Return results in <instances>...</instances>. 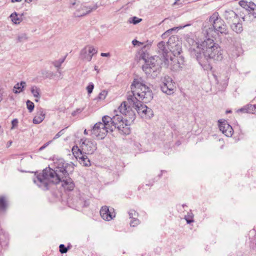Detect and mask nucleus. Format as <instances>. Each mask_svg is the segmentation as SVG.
<instances>
[{
	"mask_svg": "<svg viewBox=\"0 0 256 256\" xmlns=\"http://www.w3.org/2000/svg\"><path fill=\"white\" fill-rule=\"evenodd\" d=\"M248 3V2H246L244 0H240L239 2L240 5L243 8H245L246 10L247 8Z\"/></svg>",
	"mask_w": 256,
	"mask_h": 256,
	"instance_id": "obj_40",
	"label": "nucleus"
},
{
	"mask_svg": "<svg viewBox=\"0 0 256 256\" xmlns=\"http://www.w3.org/2000/svg\"><path fill=\"white\" fill-rule=\"evenodd\" d=\"M196 48L200 52L196 54V58L206 70H212L211 62H220L224 58V50L213 39L206 38L197 45Z\"/></svg>",
	"mask_w": 256,
	"mask_h": 256,
	"instance_id": "obj_2",
	"label": "nucleus"
},
{
	"mask_svg": "<svg viewBox=\"0 0 256 256\" xmlns=\"http://www.w3.org/2000/svg\"><path fill=\"white\" fill-rule=\"evenodd\" d=\"M46 112L42 108H38L36 115L33 119L34 124H39L41 123L44 120Z\"/></svg>",
	"mask_w": 256,
	"mask_h": 256,
	"instance_id": "obj_20",
	"label": "nucleus"
},
{
	"mask_svg": "<svg viewBox=\"0 0 256 256\" xmlns=\"http://www.w3.org/2000/svg\"><path fill=\"white\" fill-rule=\"evenodd\" d=\"M120 112L123 115L127 116L129 120L133 121L135 118V112L132 107V103L124 102L118 108Z\"/></svg>",
	"mask_w": 256,
	"mask_h": 256,
	"instance_id": "obj_10",
	"label": "nucleus"
},
{
	"mask_svg": "<svg viewBox=\"0 0 256 256\" xmlns=\"http://www.w3.org/2000/svg\"><path fill=\"white\" fill-rule=\"evenodd\" d=\"M175 88V83L170 76H165L162 79L161 90L163 92L171 94L174 93Z\"/></svg>",
	"mask_w": 256,
	"mask_h": 256,
	"instance_id": "obj_12",
	"label": "nucleus"
},
{
	"mask_svg": "<svg viewBox=\"0 0 256 256\" xmlns=\"http://www.w3.org/2000/svg\"><path fill=\"white\" fill-rule=\"evenodd\" d=\"M158 56H154L146 60V64L143 66L142 69L146 73H150L152 70L154 72L159 68V63L158 62Z\"/></svg>",
	"mask_w": 256,
	"mask_h": 256,
	"instance_id": "obj_13",
	"label": "nucleus"
},
{
	"mask_svg": "<svg viewBox=\"0 0 256 256\" xmlns=\"http://www.w3.org/2000/svg\"><path fill=\"white\" fill-rule=\"evenodd\" d=\"M100 212L102 218L108 221L112 220L116 216L114 209L113 208L110 209L107 206H102Z\"/></svg>",
	"mask_w": 256,
	"mask_h": 256,
	"instance_id": "obj_15",
	"label": "nucleus"
},
{
	"mask_svg": "<svg viewBox=\"0 0 256 256\" xmlns=\"http://www.w3.org/2000/svg\"><path fill=\"white\" fill-rule=\"evenodd\" d=\"M140 224V221L136 218H133L130 222V225L131 226H136Z\"/></svg>",
	"mask_w": 256,
	"mask_h": 256,
	"instance_id": "obj_36",
	"label": "nucleus"
},
{
	"mask_svg": "<svg viewBox=\"0 0 256 256\" xmlns=\"http://www.w3.org/2000/svg\"><path fill=\"white\" fill-rule=\"evenodd\" d=\"M238 112H246L256 114V105L248 104L237 110Z\"/></svg>",
	"mask_w": 256,
	"mask_h": 256,
	"instance_id": "obj_22",
	"label": "nucleus"
},
{
	"mask_svg": "<svg viewBox=\"0 0 256 256\" xmlns=\"http://www.w3.org/2000/svg\"><path fill=\"white\" fill-rule=\"evenodd\" d=\"M60 252L62 253V254H65L66 253L68 250V248H66L64 244H60Z\"/></svg>",
	"mask_w": 256,
	"mask_h": 256,
	"instance_id": "obj_38",
	"label": "nucleus"
},
{
	"mask_svg": "<svg viewBox=\"0 0 256 256\" xmlns=\"http://www.w3.org/2000/svg\"><path fill=\"white\" fill-rule=\"evenodd\" d=\"M88 134V133L87 130H85L84 131V134Z\"/></svg>",
	"mask_w": 256,
	"mask_h": 256,
	"instance_id": "obj_53",
	"label": "nucleus"
},
{
	"mask_svg": "<svg viewBox=\"0 0 256 256\" xmlns=\"http://www.w3.org/2000/svg\"><path fill=\"white\" fill-rule=\"evenodd\" d=\"M25 1L26 2L30 3V2L32 1V0H25Z\"/></svg>",
	"mask_w": 256,
	"mask_h": 256,
	"instance_id": "obj_52",
	"label": "nucleus"
},
{
	"mask_svg": "<svg viewBox=\"0 0 256 256\" xmlns=\"http://www.w3.org/2000/svg\"><path fill=\"white\" fill-rule=\"evenodd\" d=\"M52 142V140H50L48 142H47L46 143L44 144L42 146H41L39 150H44V148H46Z\"/></svg>",
	"mask_w": 256,
	"mask_h": 256,
	"instance_id": "obj_46",
	"label": "nucleus"
},
{
	"mask_svg": "<svg viewBox=\"0 0 256 256\" xmlns=\"http://www.w3.org/2000/svg\"><path fill=\"white\" fill-rule=\"evenodd\" d=\"M250 14L254 16V18H256V8L252 10L250 12Z\"/></svg>",
	"mask_w": 256,
	"mask_h": 256,
	"instance_id": "obj_47",
	"label": "nucleus"
},
{
	"mask_svg": "<svg viewBox=\"0 0 256 256\" xmlns=\"http://www.w3.org/2000/svg\"><path fill=\"white\" fill-rule=\"evenodd\" d=\"M128 214L130 218H133V216H136L138 215L137 212L134 210H130Z\"/></svg>",
	"mask_w": 256,
	"mask_h": 256,
	"instance_id": "obj_42",
	"label": "nucleus"
},
{
	"mask_svg": "<svg viewBox=\"0 0 256 256\" xmlns=\"http://www.w3.org/2000/svg\"><path fill=\"white\" fill-rule=\"evenodd\" d=\"M80 206H85V204H80Z\"/></svg>",
	"mask_w": 256,
	"mask_h": 256,
	"instance_id": "obj_54",
	"label": "nucleus"
},
{
	"mask_svg": "<svg viewBox=\"0 0 256 256\" xmlns=\"http://www.w3.org/2000/svg\"><path fill=\"white\" fill-rule=\"evenodd\" d=\"M10 17L11 18L12 21L14 24H19L22 21V18L18 17V14L16 12L12 14Z\"/></svg>",
	"mask_w": 256,
	"mask_h": 256,
	"instance_id": "obj_27",
	"label": "nucleus"
},
{
	"mask_svg": "<svg viewBox=\"0 0 256 256\" xmlns=\"http://www.w3.org/2000/svg\"><path fill=\"white\" fill-rule=\"evenodd\" d=\"M84 8H85L86 10V12H82L81 14H80V16H83V15H85L86 14H88L89 12H90L92 10V8H88L86 6H84Z\"/></svg>",
	"mask_w": 256,
	"mask_h": 256,
	"instance_id": "obj_44",
	"label": "nucleus"
},
{
	"mask_svg": "<svg viewBox=\"0 0 256 256\" xmlns=\"http://www.w3.org/2000/svg\"><path fill=\"white\" fill-rule=\"evenodd\" d=\"M94 88V85L92 82L89 84L86 87V90H88V94H91L92 92V90Z\"/></svg>",
	"mask_w": 256,
	"mask_h": 256,
	"instance_id": "obj_39",
	"label": "nucleus"
},
{
	"mask_svg": "<svg viewBox=\"0 0 256 256\" xmlns=\"http://www.w3.org/2000/svg\"><path fill=\"white\" fill-rule=\"evenodd\" d=\"M7 206V201L5 197L0 196V208L4 209Z\"/></svg>",
	"mask_w": 256,
	"mask_h": 256,
	"instance_id": "obj_29",
	"label": "nucleus"
},
{
	"mask_svg": "<svg viewBox=\"0 0 256 256\" xmlns=\"http://www.w3.org/2000/svg\"><path fill=\"white\" fill-rule=\"evenodd\" d=\"M94 70L97 71L98 72V66H94Z\"/></svg>",
	"mask_w": 256,
	"mask_h": 256,
	"instance_id": "obj_51",
	"label": "nucleus"
},
{
	"mask_svg": "<svg viewBox=\"0 0 256 256\" xmlns=\"http://www.w3.org/2000/svg\"><path fill=\"white\" fill-rule=\"evenodd\" d=\"M62 178H60V182H62V186L66 190H72L74 187V184L71 178L68 176H64Z\"/></svg>",
	"mask_w": 256,
	"mask_h": 256,
	"instance_id": "obj_18",
	"label": "nucleus"
},
{
	"mask_svg": "<svg viewBox=\"0 0 256 256\" xmlns=\"http://www.w3.org/2000/svg\"><path fill=\"white\" fill-rule=\"evenodd\" d=\"M219 128L220 130L228 137H230L233 134V129L232 127L225 120H220Z\"/></svg>",
	"mask_w": 256,
	"mask_h": 256,
	"instance_id": "obj_16",
	"label": "nucleus"
},
{
	"mask_svg": "<svg viewBox=\"0 0 256 256\" xmlns=\"http://www.w3.org/2000/svg\"><path fill=\"white\" fill-rule=\"evenodd\" d=\"M26 86V82L22 81L20 83L16 84L13 88V92L15 94L20 93L23 91L24 88Z\"/></svg>",
	"mask_w": 256,
	"mask_h": 256,
	"instance_id": "obj_26",
	"label": "nucleus"
},
{
	"mask_svg": "<svg viewBox=\"0 0 256 256\" xmlns=\"http://www.w3.org/2000/svg\"><path fill=\"white\" fill-rule=\"evenodd\" d=\"M209 21L212 24V26L208 29L206 26H204V31L206 32L208 36H212L213 31L218 35L228 34V31L227 26L224 20L218 18V13H214L210 18Z\"/></svg>",
	"mask_w": 256,
	"mask_h": 256,
	"instance_id": "obj_5",
	"label": "nucleus"
},
{
	"mask_svg": "<svg viewBox=\"0 0 256 256\" xmlns=\"http://www.w3.org/2000/svg\"><path fill=\"white\" fill-rule=\"evenodd\" d=\"M230 27L232 30L236 34H240L243 31L242 24L239 22V20L238 22H232Z\"/></svg>",
	"mask_w": 256,
	"mask_h": 256,
	"instance_id": "obj_25",
	"label": "nucleus"
},
{
	"mask_svg": "<svg viewBox=\"0 0 256 256\" xmlns=\"http://www.w3.org/2000/svg\"><path fill=\"white\" fill-rule=\"evenodd\" d=\"M224 17L227 22L230 24L238 22L240 20L238 14L234 10H225L224 14Z\"/></svg>",
	"mask_w": 256,
	"mask_h": 256,
	"instance_id": "obj_17",
	"label": "nucleus"
},
{
	"mask_svg": "<svg viewBox=\"0 0 256 256\" xmlns=\"http://www.w3.org/2000/svg\"><path fill=\"white\" fill-rule=\"evenodd\" d=\"M64 129L58 132L54 138V140L60 137L61 136L64 134Z\"/></svg>",
	"mask_w": 256,
	"mask_h": 256,
	"instance_id": "obj_41",
	"label": "nucleus"
},
{
	"mask_svg": "<svg viewBox=\"0 0 256 256\" xmlns=\"http://www.w3.org/2000/svg\"><path fill=\"white\" fill-rule=\"evenodd\" d=\"M187 41L191 45L190 50L192 54L196 56V54H198V52H200V50H198L196 48L197 45L200 44V43H197L193 39L190 38H188Z\"/></svg>",
	"mask_w": 256,
	"mask_h": 256,
	"instance_id": "obj_23",
	"label": "nucleus"
},
{
	"mask_svg": "<svg viewBox=\"0 0 256 256\" xmlns=\"http://www.w3.org/2000/svg\"><path fill=\"white\" fill-rule=\"evenodd\" d=\"M76 4L75 2L72 3V5L74 6Z\"/></svg>",
	"mask_w": 256,
	"mask_h": 256,
	"instance_id": "obj_56",
	"label": "nucleus"
},
{
	"mask_svg": "<svg viewBox=\"0 0 256 256\" xmlns=\"http://www.w3.org/2000/svg\"><path fill=\"white\" fill-rule=\"evenodd\" d=\"M18 124V120L17 119H14L12 122V126L11 129H14L15 127L17 126Z\"/></svg>",
	"mask_w": 256,
	"mask_h": 256,
	"instance_id": "obj_43",
	"label": "nucleus"
},
{
	"mask_svg": "<svg viewBox=\"0 0 256 256\" xmlns=\"http://www.w3.org/2000/svg\"><path fill=\"white\" fill-rule=\"evenodd\" d=\"M256 8V5L252 2L248 3V6L246 10L249 11H252L254 9Z\"/></svg>",
	"mask_w": 256,
	"mask_h": 256,
	"instance_id": "obj_34",
	"label": "nucleus"
},
{
	"mask_svg": "<svg viewBox=\"0 0 256 256\" xmlns=\"http://www.w3.org/2000/svg\"><path fill=\"white\" fill-rule=\"evenodd\" d=\"M141 20H142V19H140V18H138L136 17H134L132 18V22L134 24H136L140 22Z\"/></svg>",
	"mask_w": 256,
	"mask_h": 256,
	"instance_id": "obj_45",
	"label": "nucleus"
},
{
	"mask_svg": "<svg viewBox=\"0 0 256 256\" xmlns=\"http://www.w3.org/2000/svg\"><path fill=\"white\" fill-rule=\"evenodd\" d=\"M30 92L34 98L35 101L38 102L41 97V90L40 88L36 86H32L30 88Z\"/></svg>",
	"mask_w": 256,
	"mask_h": 256,
	"instance_id": "obj_24",
	"label": "nucleus"
},
{
	"mask_svg": "<svg viewBox=\"0 0 256 256\" xmlns=\"http://www.w3.org/2000/svg\"><path fill=\"white\" fill-rule=\"evenodd\" d=\"M54 169L46 168L42 173L37 175L34 182L39 186H44L48 189L49 184H58L60 178L68 176V172H72L74 168L72 164L66 162L63 158L54 160Z\"/></svg>",
	"mask_w": 256,
	"mask_h": 256,
	"instance_id": "obj_1",
	"label": "nucleus"
},
{
	"mask_svg": "<svg viewBox=\"0 0 256 256\" xmlns=\"http://www.w3.org/2000/svg\"><path fill=\"white\" fill-rule=\"evenodd\" d=\"M107 92L106 90H102V91L98 94V98H97V100H104L106 95H107Z\"/></svg>",
	"mask_w": 256,
	"mask_h": 256,
	"instance_id": "obj_32",
	"label": "nucleus"
},
{
	"mask_svg": "<svg viewBox=\"0 0 256 256\" xmlns=\"http://www.w3.org/2000/svg\"><path fill=\"white\" fill-rule=\"evenodd\" d=\"M102 121L106 122L110 124L111 132L117 128L121 134L127 135L130 132L128 120H124L122 116L118 114H116L112 118L105 116L102 117Z\"/></svg>",
	"mask_w": 256,
	"mask_h": 256,
	"instance_id": "obj_4",
	"label": "nucleus"
},
{
	"mask_svg": "<svg viewBox=\"0 0 256 256\" xmlns=\"http://www.w3.org/2000/svg\"><path fill=\"white\" fill-rule=\"evenodd\" d=\"M108 130L110 131V124L106 122L102 121L94 124L92 130V133L96 137L102 139L105 137Z\"/></svg>",
	"mask_w": 256,
	"mask_h": 256,
	"instance_id": "obj_7",
	"label": "nucleus"
},
{
	"mask_svg": "<svg viewBox=\"0 0 256 256\" xmlns=\"http://www.w3.org/2000/svg\"><path fill=\"white\" fill-rule=\"evenodd\" d=\"M242 18L243 20L244 21V18L243 17V18Z\"/></svg>",
	"mask_w": 256,
	"mask_h": 256,
	"instance_id": "obj_55",
	"label": "nucleus"
},
{
	"mask_svg": "<svg viewBox=\"0 0 256 256\" xmlns=\"http://www.w3.org/2000/svg\"><path fill=\"white\" fill-rule=\"evenodd\" d=\"M168 49L166 48L164 42H160L158 44V52L162 56L164 60L166 57L169 56Z\"/></svg>",
	"mask_w": 256,
	"mask_h": 256,
	"instance_id": "obj_21",
	"label": "nucleus"
},
{
	"mask_svg": "<svg viewBox=\"0 0 256 256\" xmlns=\"http://www.w3.org/2000/svg\"><path fill=\"white\" fill-rule=\"evenodd\" d=\"M226 112H230V111H228V110H227V111H226Z\"/></svg>",
	"mask_w": 256,
	"mask_h": 256,
	"instance_id": "obj_57",
	"label": "nucleus"
},
{
	"mask_svg": "<svg viewBox=\"0 0 256 256\" xmlns=\"http://www.w3.org/2000/svg\"><path fill=\"white\" fill-rule=\"evenodd\" d=\"M80 147L82 152L88 154H92L97 148L94 141L86 138L80 140Z\"/></svg>",
	"mask_w": 256,
	"mask_h": 256,
	"instance_id": "obj_11",
	"label": "nucleus"
},
{
	"mask_svg": "<svg viewBox=\"0 0 256 256\" xmlns=\"http://www.w3.org/2000/svg\"><path fill=\"white\" fill-rule=\"evenodd\" d=\"M65 60V58H60L58 60H56L52 62L54 66L58 68H59L62 64L64 62Z\"/></svg>",
	"mask_w": 256,
	"mask_h": 256,
	"instance_id": "obj_31",
	"label": "nucleus"
},
{
	"mask_svg": "<svg viewBox=\"0 0 256 256\" xmlns=\"http://www.w3.org/2000/svg\"><path fill=\"white\" fill-rule=\"evenodd\" d=\"M72 151L74 154H76L75 156L76 158H78L80 160V162L84 166H90V160L86 155H84L82 154V152L80 149H78V152H76L75 148H72Z\"/></svg>",
	"mask_w": 256,
	"mask_h": 256,
	"instance_id": "obj_19",
	"label": "nucleus"
},
{
	"mask_svg": "<svg viewBox=\"0 0 256 256\" xmlns=\"http://www.w3.org/2000/svg\"><path fill=\"white\" fill-rule=\"evenodd\" d=\"M177 40L178 38L174 36H170L168 39L167 42V46L169 50V56H178L180 54L182 47L180 42L178 41Z\"/></svg>",
	"mask_w": 256,
	"mask_h": 256,
	"instance_id": "obj_9",
	"label": "nucleus"
},
{
	"mask_svg": "<svg viewBox=\"0 0 256 256\" xmlns=\"http://www.w3.org/2000/svg\"><path fill=\"white\" fill-rule=\"evenodd\" d=\"M167 67L174 71H178L184 65V59L182 57L170 56L164 60Z\"/></svg>",
	"mask_w": 256,
	"mask_h": 256,
	"instance_id": "obj_6",
	"label": "nucleus"
},
{
	"mask_svg": "<svg viewBox=\"0 0 256 256\" xmlns=\"http://www.w3.org/2000/svg\"><path fill=\"white\" fill-rule=\"evenodd\" d=\"M98 52L97 50L92 46H87L80 51V56L83 60L90 62L92 56Z\"/></svg>",
	"mask_w": 256,
	"mask_h": 256,
	"instance_id": "obj_14",
	"label": "nucleus"
},
{
	"mask_svg": "<svg viewBox=\"0 0 256 256\" xmlns=\"http://www.w3.org/2000/svg\"><path fill=\"white\" fill-rule=\"evenodd\" d=\"M26 104L27 108L29 112H32L34 108V102H32L30 100H28L26 102Z\"/></svg>",
	"mask_w": 256,
	"mask_h": 256,
	"instance_id": "obj_30",
	"label": "nucleus"
},
{
	"mask_svg": "<svg viewBox=\"0 0 256 256\" xmlns=\"http://www.w3.org/2000/svg\"><path fill=\"white\" fill-rule=\"evenodd\" d=\"M132 44L134 46H136L137 44H141V42H139L138 41L136 40H134L132 42Z\"/></svg>",
	"mask_w": 256,
	"mask_h": 256,
	"instance_id": "obj_49",
	"label": "nucleus"
},
{
	"mask_svg": "<svg viewBox=\"0 0 256 256\" xmlns=\"http://www.w3.org/2000/svg\"><path fill=\"white\" fill-rule=\"evenodd\" d=\"M27 39V36L26 34H22L18 36V42H22L26 40Z\"/></svg>",
	"mask_w": 256,
	"mask_h": 256,
	"instance_id": "obj_35",
	"label": "nucleus"
},
{
	"mask_svg": "<svg viewBox=\"0 0 256 256\" xmlns=\"http://www.w3.org/2000/svg\"><path fill=\"white\" fill-rule=\"evenodd\" d=\"M84 110V108H77L76 110H74L72 114L74 116H76L80 114Z\"/></svg>",
	"mask_w": 256,
	"mask_h": 256,
	"instance_id": "obj_37",
	"label": "nucleus"
},
{
	"mask_svg": "<svg viewBox=\"0 0 256 256\" xmlns=\"http://www.w3.org/2000/svg\"><path fill=\"white\" fill-rule=\"evenodd\" d=\"M130 88L131 92H128L127 99L130 102L142 100L146 103L152 98V92L142 78L134 79Z\"/></svg>",
	"mask_w": 256,
	"mask_h": 256,
	"instance_id": "obj_3",
	"label": "nucleus"
},
{
	"mask_svg": "<svg viewBox=\"0 0 256 256\" xmlns=\"http://www.w3.org/2000/svg\"><path fill=\"white\" fill-rule=\"evenodd\" d=\"M185 219L188 224H190L192 222H193L194 220L192 214L191 213L188 214L185 216Z\"/></svg>",
	"mask_w": 256,
	"mask_h": 256,
	"instance_id": "obj_33",
	"label": "nucleus"
},
{
	"mask_svg": "<svg viewBox=\"0 0 256 256\" xmlns=\"http://www.w3.org/2000/svg\"><path fill=\"white\" fill-rule=\"evenodd\" d=\"M132 103V107L136 110L138 114L144 118H150L153 116V112L151 108L146 105L142 104L140 101L136 100Z\"/></svg>",
	"mask_w": 256,
	"mask_h": 256,
	"instance_id": "obj_8",
	"label": "nucleus"
},
{
	"mask_svg": "<svg viewBox=\"0 0 256 256\" xmlns=\"http://www.w3.org/2000/svg\"><path fill=\"white\" fill-rule=\"evenodd\" d=\"M22 0H11V2L13 3L16 2H20Z\"/></svg>",
	"mask_w": 256,
	"mask_h": 256,
	"instance_id": "obj_50",
	"label": "nucleus"
},
{
	"mask_svg": "<svg viewBox=\"0 0 256 256\" xmlns=\"http://www.w3.org/2000/svg\"><path fill=\"white\" fill-rule=\"evenodd\" d=\"M178 28L174 27L172 28H170L168 30H167L166 32H164L162 35V38H166L167 37H168L170 34H172V32L174 31H176Z\"/></svg>",
	"mask_w": 256,
	"mask_h": 256,
	"instance_id": "obj_28",
	"label": "nucleus"
},
{
	"mask_svg": "<svg viewBox=\"0 0 256 256\" xmlns=\"http://www.w3.org/2000/svg\"><path fill=\"white\" fill-rule=\"evenodd\" d=\"M100 56H104H104L110 57V54L109 52H108V53H103V52H102V53H101Z\"/></svg>",
	"mask_w": 256,
	"mask_h": 256,
	"instance_id": "obj_48",
	"label": "nucleus"
}]
</instances>
